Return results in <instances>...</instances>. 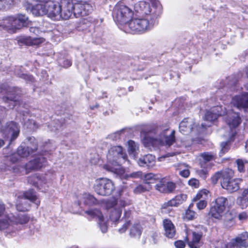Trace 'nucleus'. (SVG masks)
Returning a JSON list of instances; mask_svg holds the SVG:
<instances>
[{"mask_svg": "<svg viewBox=\"0 0 248 248\" xmlns=\"http://www.w3.org/2000/svg\"><path fill=\"white\" fill-rule=\"evenodd\" d=\"M74 3L72 0H61L60 2L49 0L46 4H37L34 6L29 4L27 10H30L35 16L47 15L53 20L68 19L74 14Z\"/></svg>", "mask_w": 248, "mask_h": 248, "instance_id": "f257e3e1", "label": "nucleus"}, {"mask_svg": "<svg viewBox=\"0 0 248 248\" xmlns=\"http://www.w3.org/2000/svg\"><path fill=\"white\" fill-rule=\"evenodd\" d=\"M132 203L128 191L123 187L117 190L112 200L106 201L105 206L109 211V219L115 224L120 221L123 208Z\"/></svg>", "mask_w": 248, "mask_h": 248, "instance_id": "f03ea898", "label": "nucleus"}, {"mask_svg": "<svg viewBox=\"0 0 248 248\" xmlns=\"http://www.w3.org/2000/svg\"><path fill=\"white\" fill-rule=\"evenodd\" d=\"M168 128L158 127L155 132L158 137L154 138L146 136L143 140V144L150 150H156L164 145L170 147L175 141V131L172 130L170 134H168Z\"/></svg>", "mask_w": 248, "mask_h": 248, "instance_id": "7ed1b4c3", "label": "nucleus"}, {"mask_svg": "<svg viewBox=\"0 0 248 248\" xmlns=\"http://www.w3.org/2000/svg\"><path fill=\"white\" fill-rule=\"evenodd\" d=\"M226 122L229 126V130L223 134V137L227 139V141L222 142L220 143L221 149L219 155L222 156L228 152L230 149V142L233 140L236 134L235 128L237 127L241 122V118L238 113L233 111L229 112L227 116Z\"/></svg>", "mask_w": 248, "mask_h": 248, "instance_id": "20e7f679", "label": "nucleus"}, {"mask_svg": "<svg viewBox=\"0 0 248 248\" xmlns=\"http://www.w3.org/2000/svg\"><path fill=\"white\" fill-rule=\"evenodd\" d=\"M125 154L121 146H113L108 151L107 155V161L103 165V168L108 172L121 175L124 173V170L117 160L120 158L125 159Z\"/></svg>", "mask_w": 248, "mask_h": 248, "instance_id": "39448f33", "label": "nucleus"}, {"mask_svg": "<svg viewBox=\"0 0 248 248\" xmlns=\"http://www.w3.org/2000/svg\"><path fill=\"white\" fill-rule=\"evenodd\" d=\"M29 23L28 17L25 15L20 14L3 18L0 21V27L15 32L17 30L28 26Z\"/></svg>", "mask_w": 248, "mask_h": 248, "instance_id": "423d86ee", "label": "nucleus"}, {"mask_svg": "<svg viewBox=\"0 0 248 248\" xmlns=\"http://www.w3.org/2000/svg\"><path fill=\"white\" fill-rule=\"evenodd\" d=\"M113 17L116 22L120 24H125V27H128L129 31L131 33H139V32H132L128 26L129 23L127 22L131 19L134 15V11L127 6L124 5L122 3H119L115 5L113 11ZM133 19H132L133 20ZM144 31L140 32V33L143 32Z\"/></svg>", "mask_w": 248, "mask_h": 248, "instance_id": "0eeeda50", "label": "nucleus"}, {"mask_svg": "<svg viewBox=\"0 0 248 248\" xmlns=\"http://www.w3.org/2000/svg\"><path fill=\"white\" fill-rule=\"evenodd\" d=\"M233 171L231 169H226L222 172L221 185L222 187L229 193L237 191L240 188L239 185L242 182L241 178H234Z\"/></svg>", "mask_w": 248, "mask_h": 248, "instance_id": "6e6552de", "label": "nucleus"}, {"mask_svg": "<svg viewBox=\"0 0 248 248\" xmlns=\"http://www.w3.org/2000/svg\"><path fill=\"white\" fill-rule=\"evenodd\" d=\"M48 154L49 153L47 151H45L42 155L27 163L25 168L19 166H14L7 169L12 170L14 172L17 173L21 172L24 169H25L26 173H29L31 170H39L46 165V160L45 156H47Z\"/></svg>", "mask_w": 248, "mask_h": 248, "instance_id": "1a4fd4ad", "label": "nucleus"}, {"mask_svg": "<svg viewBox=\"0 0 248 248\" xmlns=\"http://www.w3.org/2000/svg\"><path fill=\"white\" fill-rule=\"evenodd\" d=\"M93 188L97 194L102 196H108L112 194L115 187L111 180L101 178L95 181Z\"/></svg>", "mask_w": 248, "mask_h": 248, "instance_id": "9d476101", "label": "nucleus"}, {"mask_svg": "<svg viewBox=\"0 0 248 248\" xmlns=\"http://www.w3.org/2000/svg\"><path fill=\"white\" fill-rule=\"evenodd\" d=\"M15 216L12 213H7L0 217V231H5L7 233H14L18 231L14 226Z\"/></svg>", "mask_w": 248, "mask_h": 248, "instance_id": "9b49d317", "label": "nucleus"}, {"mask_svg": "<svg viewBox=\"0 0 248 248\" xmlns=\"http://www.w3.org/2000/svg\"><path fill=\"white\" fill-rule=\"evenodd\" d=\"M207 231V228L203 226H199L192 232V238L188 242L190 248H200L202 245L201 239Z\"/></svg>", "mask_w": 248, "mask_h": 248, "instance_id": "f8f14e48", "label": "nucleus"}, {"mask_svg": "<svg viewBox=\"0 0 248 248\" xmlns=\"http://www.w3.org/2000/svg\"><path fill=\"white\" fill-rule=\"evenodd\" d=\"M248 247V232H244L226 245V248H242Z\"/></svg>", "mask_w": 248, "mask_h": 248, "instance_id": "ddd939ff", "label": "nucleus"}, {"mask_svg": "<svg viewBox=\"0 0 248 248\" xmlns=\"http://www.w3.org/2000/svg\"><path fill=\"white\" fill-rule=\"evenodd\" d=\"M221 108L219 106L214 107L210 110L207 111L204 117V120L208 124L203 123L201 124L202 128H206L211 126L212 122L216 120L218 116L224 114L220 111Z\"/></svg>", "mask_w": 248, "mask_h": 248, "instance_id": "4468645a", "label": "nucleus"}, {"mask_svg": "<svg viewBox=\"0 0 248 248\" xmlns=\"http://www.w3.org/2000/svg\"><path fill=\"white\" fill-rule=\"evenodd\" d=\"M232 104L239 109L248 112V93L245 92L232 98Z\"/></svg>", "mask_w": 248, "mask_h": 248, "instance_id": "2eb2a0df", "label": "nucleus"}, {"mask_svg": "<svg viewBox=\"0 0 248 248\" xmlns=\"http://www.w3.org/2000/svg\"><path fill=\"white\" fill-rule=\"evenodd\" d=\"M5 132L7 133V137L10 138L9 144H11L19 135V126L15 122H10L7 124Z\"/></svg>", "mask_w": 248, "mask_h": 248, "instance_id": "dca6fc26", "label": "nucleus"}, {"mask_svg": "<svg viewBox=\"0 0 248 248\" xmlns=\"http://www.w3.org/2000/svg\"><path fill=\"white\" fill-rule=\"evenodd\" d=\"M15 90V88L8 87V89L1 91L3 94L6 93L7 94V96L3 98V100L5 103L9 104L8 107L10 108H13L15 107L16 102L17 100L16 99L17 93Z\"/></svg>", "mask_w": 248, "mask_h": 248, "instance_id": "f3484780", "label": "nucleus"}, {"mask_svg": "<svg viewBox=\"0 0 248 248\" xmlns=\"http://www.w3.org/2000/svg\"><path fill=\"white\" fill-rule=\"evenodd\" d=\"M175 184L172 182H166L162 179L155 185V188L161 193H169L172 192L175 188Z\"/></svg>", "mask_w": 248, "mask_h": 248, "instance_id": "a211bd4d", "label": "nucleus"}, {"mask_svg": "<svg viewBox=\"0 0 248 248\" xmlns=\"http://www.w3.org/2000/svg\"><path fill=\"white\" fill-rule=\"evenodd\" d=\"M155 157L151 154H147L140 157L137 163L140 167H146L148 169L153 168L155 165Z\"/></svg>", "mask_w": 248, "mask_h": 248, "instance_id": "6ab92c4d", "label": "nucleus"}, {"mask_svg": "<svg viewBox=\"0 0 248 248\" xmlns=\"http://www.w3.org/2000/svg\"><path fill=\"white\" fill-rule=\"evenodd\" d=\"M224 211L211 204L210 210L208 212L209 217L213 220L220 221L222 219Z\"/></svg>", "mask_w": 248, "mask_h": 248, "instance_id": "aec40b11", "label": "nucleus"}, {"mask_svg": "<svg viewBox=\"0 0 248 248\" xmlns=\"http://www.w3.org/2000/svg\"><path fill=\"white\" fill-rule=\"evenodd\" d=\"M83 202L85 205L92 206L97 205L99 202L92 195L89 193H84L80 197V201H78V205Z\"/></svg>", "mask_w": 248, "mask_h": 248, "instance_id": "412c9836", "label": "nucleus"}, {"mask_svg": "<svg viewBox=\"0 0 248 248\" xmlns=\"http://www.w3.org/2000/svg\"><path fill=\"white\" fill-rule=\"evenodd\" d=\"M163 226L165 236L169 238L174 237L176 234V230L172 222L169 219H164L163 221Z\"/></svg>", "mask_w": 248, "mask_h": 248, "instance_id": "4be33fe9", "label": "nucleus"}, {"mask_svg": "<svg viewBox=\"0 0 248 248\" xmlns=\"http://www.w3.org/2000/svg\"><path fill=\"white\" fill-rule=\"evenodd\" d=\"M194 125L192 119L185 118L179 124L180 132L185 134V132L192 131L194 129Z\"/></svg>", "mask_w": 248, "mask_h": 248, "instance_id": "5701e85b", "label": "nucleus"}, {"mask_svg": "<svg viewBox=\"0 0 248 248\" xmlns=\"http://www.w3.org/2000/svg\"><path fill=\"white\" fill-rule=\"evenodd\" d=\"M28 182L31 185L41 189V187L43 186L44 184H46V181L44 177L42 178L40 176L35 174L28 178Z\"/></svg>", "mask_w": 248, "mask_h": 248, "instance_id": "b1692460", "label": "nucleus"}, {"mask_svg": "<svg viewBox=\"0 0 248 248\" xmlns=\"http://www.w3.org/2000/svg\"><path fill=\"white\" fill-rule=\"evenodd\" d=\"M187 196L185 194H180L176 195L174 198L164 204L169 206H177L182 204L187 199Z\"/></svg>", "mask_w": 248, "mask_h": 248, "instance_id": "393cba45", "label": "nucleus"}, {"mask_svg": "<svg viewBox=\"0 0 248 248\" xmlns=\"http://www.w3.org/2000/svg\"><path fill=\"white\" fill-rule=\"evenodd\" d=\"M211 204L225 211L228 204V200L226 197L219 196L215 199L212 202Z\"/></svg>", "mask_w": 248, "mask_h": 248, "instance_id": "a878e982", "label": "nucleus"}, {"mask_svg": "<svg viewBox=\"0 0 248 248\" xmlns=\"http://www.w3.org/2000/svg\"><path fill=\"white\" fill-rule=\"evenodd\" d=\"M87 217L90 219H95L96 220L102 218L103 215L101 211L97 208L90 209L85 211Z\"/></svg>", "mask_w": 248, "mask_h": 248, "instance_id": "bb28decb", "label": "nucleus"}, {"mask_svg": "<svg viewBox=\"0 0 248 248\" xmlns=\"http://www.w3.org/2000/svg\"><path fill=\"white\" fill-rule=\"evenodd\" d=\"M30 220V217L25 214H19L17 217L15 216L14 226L18 228V231L20 229V225L26 224Z\"/></svg>", "mask_w": 248, "mask_h": 248, "instance_id": "cd10ccee", "label": "nucleus"}, {"mask_svg": "<svg viewBox=\"0 0 248 248\" xmlns=\"http://www.w3.org/2000/svg\"><path fill=\"white\" fill-rule=\"evenodd\" d=\"M24 200H29L31 202L36 203L37 205L40 204V202L37 201V197L35 192L32 189H29L25 192L22 196Z\"/></svg>", "mask_w": 248, "mask_h": 248, "instance_id": "c85d7f7f", "label": "nucleus"}, {"mask_svg": "<svg viewBox=\"0 0 248 248\" xmlns=\"http://www.w3.org/2000/svg\"><path fill=\"white\" fill-rule=\"evenodd\" d=\"M248 188L244 189L242 196L239 197L237 200V203L242 208H245L248 206Z\"/></svg>", "mask_w": 248, "mask_h": 248, "instance_id": "c756f323", "label": "nucleus"}, {"mask_svg": "<svg viewBox=\"0 0 248 248\" xmlns=\"http://www.w3.org/2000/svg\"><path fill=\"white\" fill-rule=\"evenodd\" d=\"M15 73L17 76L24 79L27 81L32 82L34 81L33 77L31 75L23 73L20 67H17L16 68L15 70Z\"/></svg>", "mask_w": 248, "mask_h": 248, "instance_id": "7c9ffc66", "label": "nucleus"}, {"mask_svg": "<svg viewBox=\"0 0 248 248\" xmlns=\"http://www.w3.org/2000/svg\"><path fill=\"white\" fill-rule=\"evenodd\" d=\"M139 150V146L137 143L132 140L128 141V152L130 155H132L135 157L138 154Z\"/></svg>", "mask_w": 248, "mask_h": 248, "instance_id": "2f4dec72", "label": "nucleus"}, {"mask_svg": "<svg viewBox=\"0 0 248 248\" xmlns=\"http://www.w3.org/2000/svg\"><path fill=\"white\" fill-rule=\"evenodd\" d=\"M23 198H21L16 203V209L21 212L28 211L30 207V204L27 202L26 200H24Z\"/></svg>", "mask_w": 248, "mask_h": 248, "instance_id": "473e14b6", "label": "nucleus"}, {"mask_svg": "<svg viewBox=\"0 0 248 248\" xmlns=\"http://www.w3.org/2000/svg\"><path fill=\"white\" fill-rule=\"evenodd\" d=\"M152 188L151 185L144 184L139 185L134 189V192L136 194H140L146 191H150Z\"/></svg>", "mask_w": 248, "mask_h": 248, "instance_id": "72a5a7b5", "label": "nucleus"}, {"mask_svg": "<svg viewBox=\"0 0 248 248\" xmlns=\"http://www.w3.org/2000/svg\"><path fill=\"white\" fill-rule=\"evenodd\" d=\"M141 234V228L140 225H134L130 229V235L134 237L139 238Z\"/></svg>", "mask_w": 248, "mask_h": 248, "instance_id": "f704fd0d", "label": "nucleus"}, {"mask_svg": "<svg viewBox=\"0 0 248 248\" xmlns=\"http://www.w3.org/2000/svg\"><path fill=\"white\" fill-rule=\"evenodd\" d=\"M17 153L20 157H26L31 153L28 147L19 146L17 150Z\"/></svg>", "mask_w": 248, "mask_h": 248, "instance_id": "c9c22d12", "label": "nucleus"}, {"mask_svg": "<svg viewBox=\"0 0 248 248\" xmlns=\"http://www.w3.org/2000/svg\"><path fill=\"white\" fill-rule=\"evenodd\" d=\"M156 179V175L152 173H147L144 175L143 181L144 184L150 185L154 183Z\"/></svg>", "mask_w": 248, "mask_h": 248, "instance_id": "e433bc0d", "label": "nucleus"}, {"mask_svg": "<svg viewBox=\"0 0 248 248\" xmlns=\"http://www.w3.org/2000/svg\"><path fill=\"white\" fill-rule=\"evenodd\" d=\"M179 169L180 170L179 171V174L182 176L187 178L189 176L190 174V171L188 169H184L185 167H187V166H186L185 164L181 163L178 165Z\"/></svg>", "mask_w": 248, "mask_h": 248, "instance_id": "4c0bfd02", "label": "nucleus"}, {"mask_svg": "<svg viewBox=\"0 0 248 248\" xmlns=\"http://www.w3.org/2000/svg\"><path fill=\"white\" fill-rule=\"evenodd\" d=\"M196 213L188 208L186 211L184 217L187 220H193L196 218Z\"/></svg>", "mask_w": 248, "mask_h": 248, "instance_id": "58836bf2", "label": "nucleus"}, {"mask_svg": "<svg viewBox=\"0 0 248 248\" xmlns=\"http://www.w3.org/2000/svg\"><path fill=\"white\" fill-rule=\"evenodd\" d=\"M98 224L103 233H105L107 232L108 224L107 222L105 221L104 217H103L102 218L98 220Z\"/></svg>", "mask_w": 248, "mask_h": 248, "instance_id": "ea45409f", "label": "nucleus"}, {"mask_svg": "<svg viewBox=\"0 0 248 248\" xmlns=\"http://www.w3.org/2000/svg\"><path fill=\"white\" fill-rule=\"evenodd\" d=\"M236 162L238 171L241 172H244L245 170V164L248 163L247 161L242 159H238L236 160Z\"/></svg>", "mask_w": 248, "mask_h": 248, "instance_id": "a19ab883", "label": "nucleus"}, {"mask_svg": "<svg viewBox=\"0 0 248 248\" xmlns=\"http://www.w3.org/2000/svg\"><path fill=\"white\" fill-rule=\"evenodd\" d=\"M201 156L205 161H210L215 158V155L211 152H204L201 155Z\"/></svg>", "mask_w": 248, "mask_h": 248, "instance_id": "79ce46f5", "label": "nucleus"}, {"mask_svg": "<svg viewBox=\"0 0 248 248\" xmlns=\"http://www.w3.org/2000/svg\"><path fill=\"white\" fill-rule=\"evenodd\" d=\"M124 131V129H121L108 135V138L113 140H117L120 138V135Z\"/></svg>", "mask_w": 248, "mask_h": 248, "instance_id": "37998d69", "label": "nucleus"}, {"mask_svg": "<svg viewBox=\"0 0 248 248\" xmlns=\"http://www.w3.org/2000/svg\"><path fill=\"white\" fill-rule=\"evenodd\" d=\"M24 40H24V42L25 43L27 44V43L30 42L31 45L38 44L41 43L42 42V39L35 38V39H33L32 40V42H30L31 40V38L30 37L25 38Z\"/></svg>", "mask_w": 248, "mask_h": 248, "instance_id": "c03bdc74", "label": "nucleus"}, {"mask_svg": "<svg viewBox=\"0 0 248 248\" xmlns=\"http://www.w3.org/2000/svg\"><path fill=\"white\" fill-rule=\"evenodd\" d=\"M207 204V202L204 200H200L196 204L197 207L199 210L204 209Z\"/></svg>", "mask_w": 248, "mask_h": 248, "instance_id": "a18cd8bd", "label": "nucleus"}, {"mask_svg": "<svg viewBox=\"0 0 248 248\" xmlns=\"http://www.w3.org/2000/svg\"><path fill=\"white\" fill-rule=\"evenodd\" d=\"M130 221L129 220L126 221L122 226V227L118 230L120 233H122L124 232L128 227L130 226Z\"/></svg>", "mask_w": 248, "mask_h": 248, "instance_id": "49530a36", "label": "nucleus"}, {"mask_svg": "<svg viewBox=\"0 0 248 248\" xmlns=\"http://www.w3.org/2000/svg\"><path fill=\"white\" fill-rule=\"evenodd\" d=\"M20 157L16 153V154H13L10 157V161L12 163H15L19 160Z\"/></svg>", "mask_w": 248, "mask_h": 248, "instance_id": "de8ad7c7", "label": "nucleus"}, {"mask_svg": "<svg viewBox=\"0 0 248 248\" xmlns=\"http://www.w3.org/2000/svg\"><path fill=\"white\" fill-rule=\"evenodd\" d=\"M188 184L189 185L196 188L199 186V182L197 179H191L189 180Z\"/></svg>", "mask_w": 248, "mask_h": 248, "instance_id": "09e8293b", "label": "nucleus"}, {"mask_svg": "<svg viewBox=\"0 0 248 248\" xmlns=\"http://www.w3.org/2000/svg\"><path fill=\"white\" fill-rule=\"evenodd\" d=\"M60 63L64 68H68L72 65V62L70 60L66 59L62 61V62H60Z\"/></svg>", "mask_w": 248, "mask_h": 248, "instance_id": "8fccbe9b", "label": "nucleus"}, {"mask_svg": "<svg viewBox=\"0 0 248 248\" xmlns=\"http://www.w3.org/2000/svg\"><path fill=\"white\" fill-rule=\"evenodd\" d=\"M174 245L177 248H184L185 247V243L182 240L176 241Z\"/></svg>", "mask_w": 248, "mask_h": 248, "instance_id": "3c124183", "label": "nucleus"}, {"mask_svg": "<svg viewBox=\"0 0 248 248\" xmlns=\"http://www.w3.org/2000/svg\"><path fill=\"white\" fill-rule=\"evenodd\" d=\"M29 121L30 124H27L28 127L32 129H34L37 127L36 122L34 120H29Z\"/></svg>", "mask_w": 248, "mask_h": 248, "instance_id": "603ef678", "label": "nucleus"}, {"mask_svg": "<svg viewBox=\"0 0 248 248\" xmlns=\"http://www.w3.org/2000/svg\"><path fill=\"white\" fill-rule=\"evenodd\" d=\"M5 211V207L4 204L0 203V217L7 214Z\"/></svg>", "mask_w": 248, "mask_h": 248, "instance_id": "864d4df0", "label": "nucleus"}, {"mask_svg": "<svg viewBox=\"0 0 248 248\" xmlns=\"http://www.w3.org/2000/svg\"><path fill=\"white\" fill-rule=\"evenodd\" d=\"M238 217L240 220H244L247 218L248 215L245 212H242L238 215Z\"/></svg>", "mask_w": 248, "mask_h": 248, "instance_id": "5fc2aeb1", "label": "nucleus"}, {"mask_svg": "<svg viewBox=\"0 0 248 248\" xmlns=\"http://www.w3.org/2000/svg\"><path fill=\"white\" fill-rule=\"evenodd\" d=\"M203 194H205V192L203 191H200L197 194L196 196L193 198V201H197V200H200L202 198V196Z\"/></svg>", "mask_w": 248, "mask_h": 248, "instance_id": "6e6d98bb", "label": "nucleus"}, {"mask_svg": "<svg viewBox=\"0 0 248 248\" xmlns=\"http://www.w3.org/2000/svg\"><path fill=\"white\" fill-rule=\"evenodd\" d=\"M222 173H217L215 174V175L212 177V180L214 183H216L218 179L220 177V176H222Z\"/></svg>", "mask_w": 248, "mask_h": 248, "instance_id": "4d7b16f0", "label": "nucleus"}, {"mask_svg": "<svg viewBox=\"0 0 248 248\" xmlns=\"http://www.w3.org/2000/svg\"><path fill=\"white\" fill-rule=\"evenodd\" d=\"M123 209L124 210V217H125V218H128L131 215V210H126L125 209V208Z\"/></svg>", "mask_w": 248, "mask_h": 248, "instance_id": "13d9d810", "label": "nucleus"}, {"mask_svg": "<svg viewBox=\"0 0 248 248\" xmlns=\"http://www.w3.org/2000/svg\"><path fill=\"white\" fill-rule=\"evenodd\" d=\"M237 82L236 80H233L232 82L228 84V86L229 87H231L232 90H235V86H236Z\"/></svg>", "mask_w": 248, "mask_h": 248, "instance_id": "bf43d9fd", "label": "nucleus"}, {"mask_svg": "<svg viewBox=\"0 0 248 248\" xmlns=\"http://www.w3.org/2000/svg\"><path fill=\"white\" fill-rule=\"evenodd\" d=\"M207 171L206 170H200L198 171V173L199 175H200L201 176L203 177H205L206 174H207Z\"/></svg>", "mask_w": 248, "mask_h": 248, "instance_id": "052dcab7", "label": "nucleus"}, {"mask_svg": "<svg viewBox=\"0 0 248 248\" xmlns=\"http://www.w3.org/2000/svg\"><path fill=\"white\" fill-rule=\"evenodd\" d=\"M179 152H177V151L173 152L171 153H168L164 156V157L172 156L175 155L176 154H179Z\"/></svg>", "mask_w": 248, "mask_h": 248, "instance_id": "680f3d73", "label": "nucleus"}, {"mask_svg": "<svg viewBox=\"0 0 248 248\" xmlns=\"http://www.w3.org/2000/svg\"><path fill=\"white\" fill-rule=\"evenodd\" d=\"M6 3V0H0V10L2 9Z\"/></svg>", "mask_w": 248, "mask_h": 248, "instance_id": "e2e57ef3", "label": "nucleus"}, {"mask_svg": "<svg viewBox=\"0 0 248 248\" xmlns=\"http://www.w3.org/2000/svg\"><path fill=\"white\" fill-rule=\"evenodd\" d=\"M140 174H141L140 172H137L133 173L131 174V176L132 177L136 178V177H140Z\"/></svg>", "mask_w": 248, "mask_h": 248, "instance_id": "0e129e2a", "label": "nucleus"}, {"mask_svg": "<svg viewBox=\"0 0 248 248\" xmlns=\"http://www.w3.org/2000/svg\"><path fill=\"white\" fill-rule=\"evenodd\" d=\"M5 144L4 140L2 139H0V148H1Z\"/></svg>", "mask_w": 248, "mask_h": 248, "instance_id": "69168bd1", "label": "nucleus"}, {"mask_svg": "<svg viewBox=\"0 0 248 248\" xmlns=\"http://www.w3.org/2000/svg\"><path fill=\"white\" fill-rule=\"evenodd\" d=\"M35 28H31L30 30V31H34V30H35Z\"/></svg>", "mask_w": 248, "mask_h": 248, "instance_id": "338daca9", "label": "nucleus"}, {"mask_svg": "<svg viewBox=\"0 0 248 248\" xmlns=\"http://www.w3.org/2000/svg\"><path fill=\"white\" fill-rule=\"evenodd\" d=\"M70 248H79L77 246H73Z\"/></svg>", "mask_w": 248, "mask_h": 248, "instance_id": "774afa93", "label": "nucleus"}]
</instances>
